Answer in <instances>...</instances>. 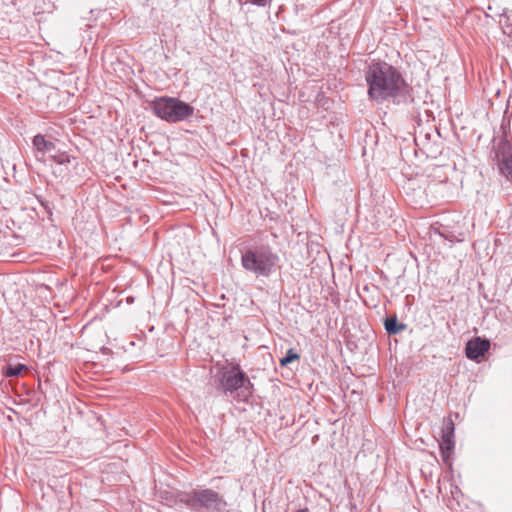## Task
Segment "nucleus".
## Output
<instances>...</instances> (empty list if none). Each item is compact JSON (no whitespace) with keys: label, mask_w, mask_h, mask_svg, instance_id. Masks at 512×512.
<instances>
[{"label":"nucleus","mask_w":512,"mask_h":512,"mask_svg":"<svg viewBox=\"0 0 512 512\" xmlns=\"http://www.w3.org/2000/svg\"><path fill=\"white\" fill-rule=\"evenodd\" d=\"M369 97L379 103L392 100L396 104L412 101V88L401 73L384 61L373 62L365 73Z\"/></svg>","instance_id":"1"},{"label":"nucleus","mask_w":512,"mask_h":512,"mask_svg":"<svg viewBox=\"0 0 512 512\" xmlns=\"http://www.w3.org/2000/svg\"><path fill=\"white\" fill-rule=\"evenodd\" d=\"M280 257L269 245L247 248L242 252L241 265L256 277L268 278L279 268Z\"/></svg>","instance_id":"2"},{"label":"nucleus","mask_w":512,"mask_h":512,"mask_svg":"<svg viewBox=\"0 0 512 512\" xmlns=\"http://www.w3.org/2000/svg\"><path fill=\"white\" fill-rule=\"evenodd\" d=\"M215 387L225 395L237 393L247 398L252 395L254 385L239 365L223 367L215 376Z\"/></svg>","instance_id":"3"},{"label":"nucleus","mask_w":512,"mask_h":512,"mask_svg":"<svg viewBox=\"0 0 512 512\" xmlns=\"http://www.w3.org/2000/svg\"><path fill=\"white\" fill-rule=\"evenodd\" d=\"M153 113L168 123L182 122L194 113V107L175 97H156L150 103Z\"/></svg>","instance_id":"4"},{"label":"nucleus","mask_w":512,"mask_h":512,"mask_svg":"<svg viewBox=\"0 0 512 512\" xmlns=\"http://www.w3.org/2000/svg\"><path fill=\"white\" fill-rule=\"evenodd\" d=\"M180 501L193 510L206 512H223L227 502L222 495L212 489H198L184 493Z\"/></svg>","instance_id":"5"},{"label":"nucleus","mask_w":512,"mask_h":512,"mask_svg":"<svg viewBox=\"0 0 512 512\" xmlns=\"http://www.w3.org/2000/svg\"><path fill=\"white\" fill-rule=\"evenodd\" d=\"M490 340L479 336L473 337L466 343L465 355L469 360L478 361L489 351Z\"/></svg>","instance_id":"6"},{"label":"nucleus","mask_w":512,"mask_h":512,"mask_svg":"<svg viewBox=\"0 0 512 512\" xmlns=\"http://www.w3.org/2000/svg\"><path fill=\"white\" fill-rule=\"evenodd\" d=\"M498 167L500 174L507 182L512 183V152L510 147L502 144L497 152Z\"/></svg>","instance_id":"7"},{"label":"nucleus","mask_w":512,"mask_h":512,"mask_svg":"<svg viewBox=\"0 0 512 512\" xmlns=\"http://www.w3.org/2000/svg\"><path fill=\"white\" fill-rule=\"evenodd\" d=\"M453 434H454V425L452 421H449L443 431L442 443L440 445L441 454L443 458L449 457L452 448L454 446L453 442Z\"/></svg>","instance_id":"8"},{"label":"nucleus","mask_w":512,"mask_h":512,"mask_svg":"<svg viewBox=\"0 0 512 512\" xmlns=\"http://www.w3.org/2000/svg\"><path fill=\"white\" fill-rule=\"evenodd\" d=\"M33 146L38 153H51L55 151L56 146L52 141H49L42 134H37L33 138Z\"/></svg>","instance_id":"9"},{"label":"nucleus","mask_w":512,"mask_h":512,"mask_svg":"<svg viewBox=\"0 0 512 512\" xmlns=\"http://www.w3.org/2000/svg\"><path fill=\"white\" fill-rule=\"evenodd\" d=\"M385 330L389 335H396L406 329V324L399 323L396 316L388 317L384 322Z\"/></svg>","instance_id":"10"},{"label":"nucleus","mask_w":512,"mask_h":512,"mask_svg":"<svg viewBox=\"0 0 512 512\" xmlns=\"http://www.w3.org/2000/svg\"><path fill=\"white\" fill-rule=\"evenodd\" d=\"M26 369V366L24 364H16V365H13V364H9L5 367V370H4V375L6 377H9V378H12V377H17L19 375H21V373Z\"/></svg>","instance_id":"11"},{"label":"nucleus","mask_w":512,"mask_h":512,"mask_svg":"<svg viewBox=\"0 0 512 512\" xmlns=\"http://www.w3.org/2000/svg\"><path fill=\"white\" fill-rule=\"evenodd\" d=\"M55 153H52L50 155V157L53 159L54 162L58 163V164H66V163H69L70 162V155L64 153V152H60V151H54Z\"/></svg>","instance_id":"12"},{"label":"nucleus","mask_w":512,"mask_h":512,"mask_svg":"<svg viewBox=\"0 0 512 512\" xmlns=\"http://www.w3.org/2000/svg\"><path fill=\"white\" fill-rule=\"evenodd\" d=\"M299 354L296 353L293 349H289L286 352V355L280 360L281 366H287L289 363L293 362L294 360L299 359Z\"/></svg>","instance_id":"13"},{"label":"nucleus","mask_w":512,"mask_h":512,"mask_svg":"<svg viewBox=\"0 0 512 512\" xmlns=\"http://www.w3.org/2000/svg\"><path fill=\"white\" fill-rule=\"evenodd\" d=\"M246 2H249L256 6L264 7L270 2V0H246Z\"/></svg>","instance_id":"14"},{"label":"nucleus","mask_w":512,"mask_h":512,"mask_svg":"<svg viewBox=\"0 0 512 512\" xmlns=\"http://www.w3.org/2000/svg\"><path fill=\"white\" fill-rule=\"evenodd\" d=\"M110 351H111V350H110L109 348H107V347H103V348H102V352H103L104 354H108V353H110Z\"/></svg>","instance_id":"15"},{"label":"nucleus","mask_w":512,"mask_h":512,"mask_svg":"<svg viewBox=\"0 0 512 512\" xmlns=\"http://www.w3.org/2000/svg\"><path fill=\"white\" fill-rule=\"evenodd\" d=\"M41 204H42V206H44V208L47 210V212L51 213L47 204H45L42 201H41Z\"/></svg>","instance_id":"16"},{"label":"nucleus","mask_w":512,"mask_h":512,"mask_svg":"<svg viewBox=\"0 0 512 512\" xmlns=\"http://www.w3.org/2000/svg\"><path fill=\"white\" fill-rule=\"evenodd\" d=\"M296 512H309L307 508H304V509H299L297 510Z\"/></svg>","instance_id":"17"}]
</instances>
